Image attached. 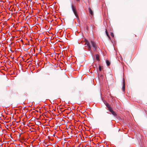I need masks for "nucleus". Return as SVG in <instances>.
Here are the masks:
<instances>
[{
  "label": "nucleus",
  "instance_id": "nucleus-4",
  "mask_svg": "<svg viewBox=\"0 0 147 147\" xmlns=\"http://www.w3.org/2000/svg\"><path fill=\"white\" fill-rule=\"evenodd\" d=\"M91 43L93 47L94 50L96 49V46L94 42L93 41L91 40Z\"/></svg>",
  "mask_w": 147,
  "mask_h": 147
},
{
  "label": "nucleus",
  "instance_id": "nucleus-9",
  "mask_svg": "<svg viewBox=\"0 0 147 147\" xmlns=\"http://www.w3.org/2000/svg\"><path fill=\"white\" fill-rule=\"evenodd\" d=\"M106 33L107 35V36L109 38H110V36L108 35V32H107V30H106Z\"/></svg>",
  "mask_w": 147,
  "mask_h": 147
},
{
  "label": "nucleus",
  "instance_id": "nucleus-14",
  "mask_svg": "<svg viewBox=\"0 0 147 147\" xmlns=\"http://www.w3.org/2000/svg\"><path fill=\"white\" fill-rule=\"evenodd\" d=\"M35 64H37V63H35Z\"/></svg>",
  "mask_w": 147,
  "mask_h": 147
},
{
  "label": "nucleus",
  "instance_id": "nucleus-6",
  "mask_svg": "<svg viewBox=\"0 0 147 147\" xmlns=\"http://www.w3.org/2000/svg\"><path fill=\"white\" fill-rule=\"evenodd\" d=\"M89 12L91 15H93V12L92 10L90 8H88Z\"/></svg>",
  "mask_w": 147,
  "mask_h": 147
},
{
  "label": "nucleus",
  "instance_id": "nucleus-3",
  "mask_svg": "<svg viewBox=\"0 0 147 147\" xmlns=\"http://www.w3.org/2000/svg\"><path fill=\"white\" fill-rule=\"evenodd\" d=\"M86 45L88 46V49L90 50L91 49L90 44L87 40L86 41Z\"/></svg>",
  "mask_w": 147,
  "mask_h": 147
},
{
  "label": "nucleus",
  "instance_id": "nucleus-16",
  "mask_svg": "<svg viewBox=\"0 0 147 147\" xmlns=\"http://www.w3.org/2000/svg\"><path fill=\"white\" fill-rule=\"evenodd\" d=\"M35 64H37V63H35Z\"/></svg>",
  "mask_w": 147,
  "mask_h": 147
},
{
  "label": "nucleus",
  "instance_id": "nucleus-11",
  "mask_svg": "<svg viewBox=\"0 0 147 147\" xmlns=\"http://www.w3.org/2000/svg\"><path fill=\"white\" fill-rule=\"evenodd\" d=\"M98 68L99 71H101V67L100 66H99Z\"/></svg>",
  "mask_w": 147,
  "mask_h": 147
},
{
  "label": "nucleus",
  "instance_id": "nucleus-2",
  "mask_svg": "<svg viewBox=\"0 0 147 147\" xmlns=\"http://www.w3.org/2000/svg\"><path fill=\"white\" fill-rule=\"evenodd\" d=\"M71 8L75 16L77 18H78V16L77 13L76 7L75 6L71 4Z\"/></svg>",
  "mask_w": 147,
  "mask_h": 147
},
{
  "label": "nucleus",
  "instance_id": "nucleus-7",
  "mask_svg": "<svg viewBox=\"0 0 147 147\" xmlns=\"http://www.w3.org/2000/svg\"><path fill=\"white\" fill-rule=\"evenodd\" d=\"M96 60L98 61L99 60V56L98 55H96Z\"/></svg>",
  "mask_w": 147,
  "mask_h": 147
},
{
  "label": "nucleus",
  "instance_id": "nucleus-17",
  "mask_svg": "<svg viewBox=\"0 0 147 147\" xmlns=\"http://www.w3.org/2000/svg\"><path fill=\"white\" fill-rule=\"evenodd\" d=\"M77 1H78L79 0H76Z\"/></svg>",
  "mask_w": 147,
  "mask_h": 147
},
{
  "label": "nucleus",
  "instance_id": "nucleus-1",
  "mask_svg": "<svg viewBox=\"0 0 147 147\" xmlns=\"http://www.w3.org/2000/svg\"><path fill=\"white\" fill-rule=\"evenodd\" d=\"M105 105L108 109V110L111 112L112 114L115 116H117V115L113 110L110 105L107 103L105 104Z\"/></svg>",
  "mask_w": 147,
  "mask_h": 147
},
{
  "label": "nucleus",
  "instance_id": "nucleus-8",
  "mask_svg": "<svg viewBox=\"0 0 147 147\" xmlns=\"http://www.w3.org/2000/svg\"><path fill=\"white\" fill-rule=\"evenodd\" d=\"M106 63H107V66H109V65H110V62L109 61V60H107L106 61Z\"/></svg>",
  "mask_w": 147,
  "mask_h": 147
},
{
  "label": "nucleus",
  "instance_id": "nucleus-10",
  "mask_svg": "<svg viewBox=\"0 0 147 147\" xmlns=\"http://www.w3.org/2000/svg\"><path fill=\"white\" fill-rule=\"evenodd\" d=\"M111 35L112 36V37H113L114 36V34L113 32H111Z\"/></svg>",
  "mask_w": 147,
  "mask_h": 147
},
{
  "label": "nucleus",
  "instance_id": "nucleus-5",
  "mask_svg": "<svg viewBox=\"0 0 147 147\" xmlns=\"http://www.w3.org/2000/svg\"><path fill=\"white\" fill-rule=\"evenodd\" d=\"M123 86L122 87V89L123 91H125V82L124 80L123 79Z\"/></svg>",
  "mask_w": 147,
  "mask_h": 147
},
{
  "label": "nucleus",
  "instance_id": "nucleus-12",
  "mask_svg": "<svg viewBox=\"0 0 147 147\" xmlns=\"http://www.w3.org/2000/svg\"><path fill=\"white\" fill-rule=\"evenodd\" d=\"M0 2H3V1H1V0H0Z\"/></svg>",
  "mask_w": 147,
  "mask_h": 147
},
{
  "label": "nucleus",
  "instance_id": "nucleus-15",
  "mask_svg": "<svg viewBox=\"0 0 147 147\" xmlns=\"http://www.w3.org/2000/svg\"><path fill=\"white\" fill-rule=\"evenodd\" d=\"M35 64H37V63H35Z\"/></svg>",
  "mask_w": 147,
  "mask_h": 147
},
{
  "label": "nucleus",
  "instance_id": "nucleus-13",
  "mask_svg": "<svg viewBox=\"0 0 147 147\" xmlns=\"http://www.w3.org/2000/svg\"><path fill=\"white\" fill-rule=\"evenodd\" d=\"M102 76H102L101 75V76H100V77H102Z\"/></svg>",
  "mask_w": 147,
  "mask_h": 147
}]
</instances>
